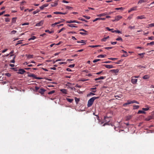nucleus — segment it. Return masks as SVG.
Here are the masks:
<instances>
[{"label": "nucleus", "mask_w": 154, "mask_h": 154, "mask_svg": "<svg viewBox=\"0 0 154 154\" xmlns=\"http://www.w3.org/2000/svg\"><path fill=\"white\" fill-rule=\"evenodd\" d=\"M99 98V97H94L90 98L88 101L87 106L88 107L91 106L93 104L94 100Z\"/></svg>", "instance_id": "f257e3e1"}, {"label": "nucleus", "mask_w": 154, "mask_h": 154, "mask_svg": "<svg viewBox=\"0 0 154 154\" xmlns=\"http://www.w3.org/2000/svg\"><path fill=\"white\" fill-rule=\"evenodd\" d=\"M27 74H28V76L29 77H32L33 78L38 79H42V78L36 77L35 75L32 74H30L29 72H27Z\"/></svg>", "instance_id": "f03ea898"}, {"label": "nucleus", "mask_w": 154, "mask_h": 154, "mask_svg": "<svg viewBox=\"0 0 154 154\" xmlns=\"http://www.w3.org/2000/svg\"><path fill=\"white\" fill-rule=\"evenodd\" d=\"M131 79V83L134 84H137L138 80L137 79L134 78L133 77Z\"/></svg>", "instance_id": "7ed1b4c3"}, {"label": "nucleus", "mask_w": 154, "mask_h": 154, "mask_svg": "<svg viewBox=\"0 0 154 154\" xmlns=\"http://www.w3.org/2000/svg\"><path fill=\"white\" fill-rule=\"evenodd\" d=\"M122 18V17L120 15H118L115 17V19L112 20L113 21H118L120 20Z\"/></svg>", "instance_id": "20e7f679"}, {"label": "nucleus", "mask_w": 154, "mask_h": 154, "mask_svg": "<svg viewBox=\"0 0 154 154\" xmlns=\"http://www.w3.org/2000/svg\"><path fill=\"white\" fill-rule=\"evenodd\" d=\"M26 71L23 69H20L17 72V73L18 74H23Z\"/></svg>", "instance_id": "39448f33"}, {"label": "nucleus", "mask_w": 154, "mask_h": 154, "mask_svg": "<svg viewBox=\"0 0 154 154\" xmlns=\"http://www.w3.org/2000/svg\"><path fill=\"white\" fill-rule=\"evenodd\" d=\"M109 118V117H107V116H104V121L105 122H106L104 123L103 125V126H105L106 125L108 124V123L107 122H109V120H107V119H108Z\"/></svg>", "instance_id": "423d86ee"}, {"label": "nucleus", "mask_w": 154, "mask_h": 154, "mask_svg": "<svg viewBox=\"0 0 154 154\" xmlns=\"http://www.w3.org/2000/svg\"><path fill=\"white\" fill-rule=\"evenodd\" d=\"M46 91V90L42 88H40L38 91V92L40 93L41 94L43 95L44 94V92Z\"/></svg>", "instance_id": "0eeeda50"}, {"label": "nucleus", "mask_w": 154, "mask_h": 154, "mask_svg": "<svg viewBox=\"0 0 154 154\" xmlns=\"http://www.w3.org/2000/svg\"><path fill=\"white\" fill-rule=\"evenodd\" d=\"M44 23V21L43 20H41L40 22H39L38 23H37L36 24L35 26H42L43 24Z\"/></svg>", "instance_id": "6e6552de"}, {"label": "nucleus", "mask_w": 154, "mask_h": 154, "mask_svg": "<svg viewBox=\"0 0 154 154\" xmlns=\"http://www.w3.org/2000/svg\"><path fill=\"white\" fill-rule=\"evenodd\" d=\"M66 23H79L78 21H77L76 20H68L66 21Z\"/></svg>", "instance_id": "1a4fd4ad"}, {"label": "nucleus", "mask_w": 154, "mask_h": 154, "mask_svg": "<svg viewBox=\"0 0 154 154\" xmlns=\"http://www.w3.org/2000/svg\"><path fill=\"white\" fill-rule=\"evenodd\" d=\"M103 66H105L106 68L108 69H110L113 68V66L112 65H104Z\"/></svg>", "instance_id": "9d476101"}, {"label": "nucleus", "mask_w": 154, "mask_h": 154, "mask_svg": "<svg viewBox=\"0 0 154 154\" xmlns=\"http://www.w3.org/2000/svg\"><path fill=\"white\" fill-rule=\"evenodd\" d=\"M107 13H104L100 14L98 15H97V16L98 17H101L102 16H104L106 15H107Z\"/></svg>", "instance_id": "9b49d317"}, {"label": "nucleus", "mask_w": 154, "mask_h": 154, "mask_svg": "<svg viewBox=\"0 0 154 154\" xmlns=\"http://www.w3.org/2000/svg\"><path fill=\"white\" fill-rule=\"evenodd\" d=\"M106 78V76H101L98 78H96V79H95L94 80L95 81H97V80H100V79H105Z\"/></svg>", "instance_id": "f8f14e48"}, {"label": "nucleus", "mask_w": 154, "mask_h": 154, "mask_svg": "<svg viewBox=\"0 0 154 154\" xmlns=\"http://www.w3.org/2000/svg\"><path fill=\"white\" fill-rule=\"evenodd\" d=\"M26 56L27 57V58L28 59H30L31 58H33V56L32 55H28L27 54L26 55Z\"/></svg>", "instance_id": "ddd939ff"}, {"label": "nucleus", "mask_w": 154, "mask_h": 154, "mask_svg": "<svg viewBox=\"0 0 154 154\" xmlns=\"http://www.w3.org/2000/svg\"><path fill=\"white\" fill-rule=\"evenodd\" d=\"M150 78V75H145L142 77L143 79H149Z\"/></svg>", "instance_id": "4468645a"}, {"label": "nucleus", "mask_w": 154, "mask_h": 154, "mask_svg": "<svg viewBox=\"0 0 154 154\" xmlns=\"http://www.w3.org/2000/svg\"><path fill=\"white\" fill-rule=\"evenodd\" d=\"M58 4V1H55L54 2L52 3L51 4V5L52 7L56 6Z\"/></svg>", "instance_id": "2eb2a0df"}, {"label": "nucleus", "mask_w": 154, "mask_h": 154, "mask_svg": "<svg viewBox=\"0 0 154 154\" xmlns=\"http://www.w3.org/2000/svg\"><path fill=\"white\" fill-rule=\"evenodd\" d=\"M54 14H67L66 12L62 13L59 12H54Z\"/></svg>", "instance_id": "dca6fc26"}, {"label": "nucleus", "mask_w": 154, "mask_h": 154, "mask_svg": "<svg viewBox=\"0 0 154 154\" xmlns=\"http://www.w3.org/2000/svg\"><path fill=\"white\" fill-rule=\"evenodd\" d=\"M145 18H146L144 17V15H141V16H138L137 17V19H145Z\"/></svg>", "instance_id": "f3484780"}, {"label": "nucleus", "mask_w": 154, "mask_h": 154, "mask_svg": "<svg viewBox=\"0 0 154 154\" xmlns=\"http://www.w3.org/2000/svg\"><path fill=\"white\" fill-rule=\"evenodd\" d=\"M60 91L63 94H66L67 93V91L66 89H61Z\"/></svg>", "instance_id": "a211bd4d"}, {"label": "nucleus", "mask_w": 154, "mask_h": 154, "mask_svg": "<svg viewBox=\"0 0 154 154\" xmlns=\"http://www.w3.org/2000/svg\"><path fill=\"white\" fill-rule=\"evenodd\" d=\"M109 38V36H108L106 37H104V38H103V39H101V41L102 42H105L106 41V40L107 39Z\"/></svg>", "instance_id": "6ab92c4d"}, {"label": "nucleus", "mask_w": 154, "mask_h": 154, "mask_svg": "<svg viewBox=\"0 0 154 154\" xmlns=\"http://www.w3.org/2000/svg\"><path fill=\"white\" fill-rule=\"evenodd\" d=\"M131 101L128 100V101H127V103H125L123 104V106H125L126 105H128V104H131Z\"/></svg>", "instance_id": "aec40b11"}, {"label": "nucleus", "mask_w": 154, "mask_h": 154, "mask_svg": "<svg viewBox=\"0 0 154 154\" xmlns=\"http://www.w3.org/2000/svg\"><path fill=\"white\" fill-rule=\"evenodd\" d=\"M137 9V7H135L133 8H131V9L128 11V12H130L131 11H136Z\"/></svg>", "instance_id": "412c9836"}, {"label": "nucleus", "mask_w": 154, "mask_h": 154, "mask_svg": "<svg viewBox=\"0 0 154 154\" xmlns=\"http://www.w3.org/2000/svg\"><path fill=\"white\" fill-rule=\"evenodd\" d=\"M77 42L78 43H82L84 44H86V41L84 40H81L80 41H78Z\"/></svg>", "instance_id": "4be33fe9"}, {"label": "nucleus", "mask_w": 154, "mask_h": 154, "mask_svg": "<svg viewBox=\"0 0 154 154\" xmlns=\"http://www.w3.org/2000/svg\"><path fill=\"white\" fill-rule=\"evenodd\" d=\"M132 117V116L131 115H129L126 117V120L127 121L129 120Z\"/></svg>", "instance_id": "5701e85b"}, {"label": "nucleus", "mask_w": 154, "mask_h": 154, "mask_svg": "<svg viewBox=\"0 0 154 154\" xmlns=\"http://www.w3.org/2000/svg\"><path fill=\"white\" fill-rule=\"evenodd\" d=\"M112 32H116L119 33H122V32L118 30H114L113 31H112Z\"/></svg>", "instance_id": "b1692460"}, {"label": "nucleus", "mask_w": 154, "mask_h": 154, "mask_svg": "<svg viewBox=\"0 0 154 154\" xmlns=\"http://www.w3.org/2000/svg\"><path fill=\"white\" fill-rule=\"evenodd\" d=\"M16 19H17L16 17H13L12 18V23H15L16 22Z\"/></svg>", "instance_id": "393cba45"}, {"label": "nucleus", "mask_w": 154, "mask_h": 154, "mask_svg": "<svg viewBox=\"0 0 154 154\" xmlns=\"http://www.w3.org/2000/svg\"><path fill=\"white\" fill-rule=\"evenodd\" d=\"M66 100L70 103H71L73 100V99H70L69 98H66Z\"/></svg>", "instance_id": "a878e982"}, {"label": "nucleus", "mask_w": 154, "mask_h": 154, "mask_svg": "<svg viewBox=\"0 0 154 154\" xmlns=\"http://www.w3.org/2000/svg\"><path fill=\"white\" fill-rule=\"evenodd\" d=\"M141 113L145 114V112L143 111L140 110H139L137 112L138 114H140Z\"/></svg>", "instance_id": "bb28decb"}, {"label": "nucleus", "mask_w": 154, "mask_h": 154, "mask_svg": "<svg viewBox=\"0 0 154 154\" xmlns=\"http://www.w3.org/2000/svg\"><path fill=\"white\" fill-rule=\"evenodd\" d=\"M115 9L116 10H120L121 11H123L124 9V8H123L122 7H120V8H115Z\"/></svg>", "instance_id": "cd10ccee"}, {"label": "nucleus", "mask_w": 154, "mask_h": 154, "mask_svg": "<svg viewBox=\"0 0 154 154\" xmlns=\"http://www.w3.org/2000/svg\"><path fill=\"white\" fill-rule=\"evenodd\" d=\"M147 0H140L138 2V4L141 3L143 2H145Z\"/></svg>", "instance_id": "c85d7f7f"}, {"label": "nucleus", "mask_w": 154, "mask_h": 154, "mask_svg": "<svg viewBox=\"0 0 154 154\" xmlns=\"http://www.w3.org/2000/svg\"><path fill=\"white\" fill-rule=\"evenodd\" d=\"M36 38V37L34 36H32L28 40L30 41L31 40H34Z\"/></svg>", "instance_id": "c756f323"}, {"label": "nucleus", "mask_w": 154, "mask_h": 154, "mask_svg": "<svg viewBox=\"0 0 154 154\" xmlns=\"http://www.w3.org/2000/svg\"><path fill=\"white\" fill-rule=\"evenodd\" d=\"M154 45V41L150 43H147V45Z\"/></svg>", "instance_id": "7c9ffc66"}, {"label": "nucleus", "mask_w": 154, "mask_h": 154, "mask_svg": "<svg viewBox=\"0 0 154 154\" xmlns=\"http://www.w3.org/2000/svg\"><path fill=\"white\" fill-rule=\"evenodd\" d=\"M45 32H48L49 33L51 34L54 32V31H50L49 30H45Z\"/></svg>", "instance_id": "2f4dec72"}, {"label": "nucleus", "mask_w": 154, "mask_h": 154, "mask_svg": "<svg viewBox=\"0 0 154 154\" xmlns=\"http://www.w3.org/2000/svg\"><path fill=\"white\" fill-rule=\"evenodd\" d=\"M60 23V22H56L54 23H53L51 25V26L53 27H54V26L57 25V24H59Z\"/></svg>", "instance_id": "473e14b6"}, {"label": "nucleus", "mask_w": 154, "mask_h": 154, "mask_svg": "<svg viewBox=\"0 0 154 154\" xmlns=\"http://www.w3.org/2000/svg\"><path fill=\"white\" fill-rule=\"evenodd\" d=\"M139 106L138 105H135L134 106V109H137L139 108Z\"/></svg>", "instance_id": "72a5a7b5"}, {"label": "nucleus", "mask_w": 154, "mask_h": 154, "mask_svg": "<svg viewBox=\"0 0 154 154\" xmlns=\"http://www.w3.org/2000/svg\"><path fill=\"white\" fill-rule=\"evenodd\" d=\"M111 71L114 73H117L118 72L119 70L118 69H112Z\"/></svg>", "instance_id": "f704fd0d"}, {"label": "nucleus", "mask_w": 154, "mask_h": 154, "mask_svg": "<svg viewBox=\"0 0 154 154\" xmlns=\"http://www.w3.org/2000/svg\"><path fill=\"white\" fill-rule=\"evenodd\" d=\"M89 46L90 47H92V48H94V47H100V46H101L100 45H92L90 46Z\"/></svg>", "instance_id": "c9c22d12"}, {"label": "nucleus", "mask_w": 154, "mask_h": 154, "mask_svg": "<svg viewBox=\"0 0 154 154\" xmlns=\"http://www.w3.org/2000/svg\"><path fill=\"white\" fill-rule=\"evenodd\" d=\"M79 33L80 34H81V35H86L88 34L87 32H80Z\"/></svg>", "instance_id": "e433bc0d"}, {"label": "nucleus", "mask_w": 154, "mask_h": 154, "mask_svg": "<svg viewBox=\"0 0 154 154\" xmlns=\"http://www.w3.org/2000/svg\"><path fill=\"white\" fill-rule=\"evenodd\" d=\"M131 103H136L138 104H139V102L136 100L131 101Z\"/></svg>", "instance_id": "4c0bfd02"}, {"label": "nucleus", "mask_w": 154, "mask_h": 154, "mask_svg": "<svg viewBox=\"0 0 154 154\" xmlns=\"http://www.w3.org/2000/svg\"><path fill=\"white\" fill-rule=\"evenodd\" d=\"M148 38V39L149 40H153L154 39V37L153 36L149 37Z\"/></svg>", "instance_id": "58836bf2"}, {"label": "nucleus", "mask_w": 154, "mask_h": 154, "mask_svg": "<svg viewBox=\"0 0 154 154\" xmlns=\"http://www.w3.org/2000/svg\"><path fill=\"white\" fill-rule=\"evenodd\" d=\"M39 11H40V10H39L37 9V10H36V11H33V13L34 14H36L37 13H38Z\"/></svg>", "instance_id": "ea45409f"}, {"label": "nucleus", "mask_w": 154, "mask_h": 154, "mask_svg": "<svg viewBox=\"0 0 154 154\" xmlns=\"http://www.w3.org/2000/svg\"><path fill=\"white\" fill-rule=\"evenodd\" d=\"M5 20L6 22H9L10 20V19L8 18H5Z\"/></svg>", "instance_id": "a19ab883"}, {"label": "nucleus", "mask_w": 154, "mask_h": 154, "mask_svg": "<svg viewBox=\"0 0 154 154\" xmlns=\"http://www.w3.org/2000/svg\"><path fill=\"white\" fill-rule=\"evenodd\" d=\"M5 75L8 77H9L11 76V74L9 73H7L5 74Z\"/></svg>", "instance_id": "79ce46f5"}, {"label": "nucleus", "mask_w": 154, "mask_h": 154, "mask_svg": "<svg viewBox=\"0 0 154 154\" xmlns=\"http://www.w3.org/2000/svg\"><path fill=\"white\" fill-rule=\"evenodd\" d=\"M68 26L70 27H77L76 26H74V25L73 24H68Z\"/></svg>", "instance_id": "37998d69"}, {"label": "nucleus", "mask_w": 154, "mask_h": 154, "mask_svg": "<svg viewBox=\"0 0 154 154\" xmlns=\"http://www.w3.org/2000/svg\"><path fill=\"white\" fill-rule=\"evenodd\" d=\"M75 100L76 102L77 103L79 101V98H78L76 97H75Z\"/></svg>", "instance_id": "c03bdc74"}, {"label": "nucleus", "mask_w": 154, "mask_h": 154, "mask_svg": "<svg viewBox=\"0 0 154 154\" xmlns=\"http://www.w3.org/2000/svg\"><path fill=\"white\" fill-rule=\"evenodd\" d=\"M116 40L117 41H122V39L121 37H119L118 38L116 39Z\"/></svg>", "instance_id": "a18cd8bd"}, {"label": "nucleus", "mask_w": 154, "mask_h": 154, "mask_svg": "<svg viewBox=\"0 0 154 154\" xmlns=\"http://www.w3.org/2000/svg\"><path fill=\"white\" fill-rule=\"evenodd\" d=\"M54 92H55V91L54 90H52L49 92L48 93V94H52L53 93H54Z\"/></svg>", "instance_id": "49530a36"}, {"label": "nucleus", "mask_w": 154, "mask_h": 154, "mask_svg": "<svg viewBox=\"0 0 154 154\" xmlns=\"http://www.w3.org/2000/svg\"><path fill=\"white\" fill-rule=\"evenodd\" d=\"M65 28H63L62 29H60V30H59V31H58V32L59 33L60 32L62 31L65 30Z\"/></svg>", "instance_id": "de8ad7c7"}, {"label": "nucleus", "mask_w": 154, "mask_h": 154, "mask_svg": "<svg viewBox=\"0 0 154 154\" xmlns=\"http://www.w3.org/2000/svg\"><path fill=\"white\" fill-rule=\"evenodd\" d=\"M96 89V88H91V89L94 90L93 91H92L94 93H95L96 92V90H95Z\"/></svg>", "instance_id": "09e8293b"}, {"label": "nucleus", "mask_w": 154, "mask_h": 154, "mask_svg": "<svg viewBox=\"0 0 154 154\" xmlns=\"http://www.w3.org/2000/svg\"><path fill=\"white\" fill-rule=\"evenodd\" d=\"M98 58L101 57V58H103L104 57V55H100L98 56L97 57Z\"/></svg>", "instance_id": "8fccbe9b"}, {"label": "nucleus", "mask_w": 154, "mask_h": 154, "mask_svg": "<svg viewBox=\"0 0 154 154\" xmlns=\"http://www.w3.org/2000/svg\"><path fill=\"white\" fill-rule=\"evenodd\" d=\"M145 54V53H143L141 54H138V55L141 56V57H143V55Z\"/></svg>", "instance_id": "3c124183"}, {"label": "nucleus", "mask_w": 154, "mask_h": 154, "mask_svg": "<svg viewBox=\"0 0 154 154\" xmlns=\"http://www.w3.org/2000/svg\"><path fill=\"white\" fill-rule=\"evenodd\" d=\"M15 56L13 58V60H11V61H10L11 63H14L15 62L14 59H15Z\"/></svg>", "instance_id": "603ef678"}, {"label": "nucleus", "mask_w": 154, "mask_h": 154, "mask_svg": "<svg viewBox=\"0 0 154 154\" xmlns=\"http://www.w3.org/2000/svg\"><path fill=\"white\" fill-rule=\"evenodd\" d=\"M17 32V31L13 30L11 32V34H15Z\"/></svg>", "instance_id": "864d4df0"}, {"label": "nucleus", "mask_w": 154, "mask_h": 154, "mask_svg": "<svg viewBox=\"0 0 154 154\" xmlns=\"http://www.w3.org/2000/svg\"><path fill=\"white\" fill-rule=\"evenodd\" d=\"M95 94L94 93H93L92 92H90L89 94L88 95L89 96H91L92 95H95Z\"/></svg>", "instance_id": "5fc2aeb1"}, {"label": "nucleus", "mask_w": 154, "mask_h": 154, "mask_svg": "<svg viewBox=\"0 0 154 154\" xmlns=\"http://www.w3.org/2000/svg\"><path fill=\"white\" fill-rule=\"evenodd\" d=\"M135 26H130L128 27V28L130 29H135Z\"/></svg>", "instance_id": "6e6d98bb"}, {"label": "nucleus", "mask_w": 154, "mask_h": 154, "mask_svg": "<svg viewBox=\"0 0 154 154\" xmlns=\"http://www.w3.org/2000/svg\"><path fill=\"white\" fill-rule=\"evenodd\" d=\"M100 59H95L93 60V62L94 63H96V62H97L100 61Z\"/></svg>", "instance_id": "4d7b16f0"}, {"label": "nucleus", "mask_w": 154, "mask_h": 154, "mask_svg": "<svg viewBox=\"0 0 154 154\" xmlns=\"http://www.w3.org/2000/svg\"><path fill=\"white\" fill-rule=\"evenodd\" d=\"M106 29L107 30H108L109 31H111L112 30H113V29H110L109 27H106Z\"/></svg>", "instance_id": "13d9d810"}, {"label": "nucleus", "mask_w": 154, "mask_h": 154, "mask_svg": "<svg viewBox=\"0 0 154 154\" xmlns=\"http://www.w3.org/2000/svg\"><path fill=\"white\" fill-rule=\"evenodd\" d=\"M66 9L70 10L72 9V7L69 6H66Z\"/></svg>", "instance_id": "bf43d9fd"}, {"label": "nucleus", "mask_w": 154, "mask_h": 154, "mask_svg": "<svg viewBox=\"0 0 154 154\" xmlns=\"http://www.w3.org/2000/svg\"><path fill=\"white\" fill-rule=\"evenodd\" d=\"M85 18L87 19H90V17L88 16H86L84 15L83 16Z\"/></svg>", "instance_id": "052dcab7"}, {"label": "nucleus", "mask_w": 154, "mask_h": 154, "mask_svg": "<svg viewBox=\"0 0 154 154\" xmlns=\"http://www.w3.org/2000/svg\"><path fill=\"white\" fill-rule=\"evenodd\" d=\"M100 20V18H96L95 19H94V20L93 21V22H95V21H96L97 20Z\"/></svg>", "instance_id": "680f3d73"}, {"label": "nucleus", "mask_w": 154, "mask_h": 154, "mask_svg": "<svg viewBox=\"0 0 154 154\" xmlns=\"http://www.w3.org/2000/svg\"><path fill=\"white\" fill-rule=\"evenodd\" d=\"M79 31H84V32H88V31L85 30L84 29H80L79 30Z\"/></svg>", "instance_id": "e2e57ef3"}, {"label": "nucleus", "mask_w": 154, "mask_h": 154, "mask_svg": "<svg viewBox=\"0 0 154 154\" xmlns=\"http://www.w3.org/2000/svg\"><path fill=\"white\" fill-rule=\"evenodd\" d=\"M68 34L72 33V34H76V33L74 31H70L69 32H68Z\"/></svg>", "instance_id": "0e129e2a"}, {"label": "nucleus", "mask_w": 154, "mask_h": 154, "mask_svg": "<svg viewBox=\"0 0 154 154\" xmlns=\"http://www.w3.org/2000/svg\"><path fill=\"white\" fill-rule=\"evenodd\" d=\"M79 19L82 21H85V22H87V20H86L85 19H83V18H82L81 17L79 18Z\"/></svg>", "instance_id": "69168bd1"}, {"label": "nucleus", "mask_w": 154, "mask_h": 154, "mask_svg": "<svg viewBox=\"0 0 154 154\" xmlns=\"http://www.w3.org/2000/svg\"><path fill=\"white\" fill-rule=\"evenodd\" d=\"M74 66H75V64H71V65H69V67L70 68H73L74 67Z\"/></svg>", "instance_id": "338daca9"}, {"label": "nucleus", "mask_w": 154, "mask_h": 154, "mask_svg": "<svg viewBox=\"0 0 154 154\" xmlns=\"http://www.w3.org/2000/svg\"><path fill=\"white\" fill-rule=\"evenodd\" d=\"M142 109L144 111H147L149 109V108H143Z\"/></svg>", "instance_id": "774afa93"}]
</instances>
